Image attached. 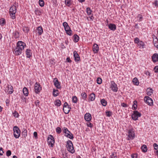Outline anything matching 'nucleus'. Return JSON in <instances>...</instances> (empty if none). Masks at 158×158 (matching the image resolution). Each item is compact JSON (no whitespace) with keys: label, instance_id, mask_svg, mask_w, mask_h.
<instances>
[{"label":"nucleus","instance_id":"1","mask_svg":"<svg viewBox=\"0 0 158 158\" xmlns=\"http://www.w3.org/2000/svg\"><path fill=\"white\" fill-rule=\"evenodd\" d=\"M26 47L25 43L21 41H18L16 44V47L13 49V53L16 56L20 55L24 52Z\"/></svg>","mask_w":158,"mask_h":158},{"label":"nucleus","instance_id":"2","mask_svg":"<svg viewBox=\"0 0 158 158\" xmlns=\"http://www.w3.org/2000/svg\"><path fill=\"white\" fill-rule=\"evenodd\" d=\"M17 11V9L16 6L13 5L10 9L9 14L11 18L14 19L15 18V14Z\"/></svg>","mask_w":158,"mask_h":158},{"label":"nucleus","instance_id":"3","mask_svg":"<svg viewBox=\"0 0 158 158\" xmlns=\"http://www.w3.org/2000/svg\"><path fill=\"white\" fill-rule=\"evenodd\" d=\"M66 148L68 151L72 153H73L75 152L73 144L72 142L69 140L67 142Z\"/></svg>","mask_w":158,"mask_h":158},{"label":"nucleus","instance_id":"4","mask_svg":"<svg viewBox=\"0 0 158 158\" xmlns=\"http://www.w3.org/2000/svg\"><path fill=\"white\" fill-rule=\"evenodd\" d=\"M14 136L16 138H18L20 135V131L17 126H15L13 128Z\"/></svg>","mask_w":158,"mask_h":158},{"label":"nucleus","instance_id":"5","mask_svg":"<svg viewBox=\"0 0 158 158\" xmlns=\"http://www.w3.org/2000/svg\"><path fill=\"white\" fill-rule=\"evenodd\" d=\"M48 144L51 147H53L55 143L54 138L52 135H49L47 138Z\"/></svg>","mask_w":158,"mask_h":158},{"label":"nucleus","instance_id":"6","mask_svg":"<svg viewBox=\"0 0 158 158\" xmlns=\"http://www.w3.org/2000/svg\"><path fill=\"white\" fill-rule=\"evenodd\" d=\"M63 25L64 27L66 33L69 35H71L72 34V31L67 23L65 22H64L63 23Z\"/></svg>","mask_w":158,"mask_h":158},{"label":"nucleus","instance_id":"7","mask_svg":"<svg viewBox=\"0 0 158 158\" xmlns=\"http://www.w3.org/2000/svg\"><path fill=\"white\" fill-rule=\"evenodd\" d=\"M110 88L112 91L114 92H117L118 91L117 85L114 81H110Z\"/></svg>","mask_w":158,"mask_h":158},{"label":"nucleus","instance_id":"8","mask_svg":"<svg viewBox=\"0 0 158 158\" xmlns=\"http://www.w3.org/2000/svg\"><path fill=\"white\" fill-rule=\"evenodd\" d=\"M134 42L137 44L138 46L140 48H144L145 45L143 42L142 41H140L138 38H136L134 40Z\"/></svg>","mask_w":158,"mask_h":158},{"label":"nucleus","instance_id":"9","mask_svg":"<svg viewBox=\"0 0 158 158\" xmlns=\"http://www.w3.org/2000/svg\"><path fill=\"white\" fill-rule=\"evenodd\" d=\"M128 139H133L135 137V133L134 130L132 129H129L128 131Z\"/></svg>","mask_w":158,"mask_h":158},{"label":"nucleus","instance_id":"10","mask_svg":"<svg viewBox=\"0 0 158 158\" xmlns=\"http://www.w3.org/2000/svg\"><path fill=\"white\" fill-rule=\"evenodd\" d=\"M141 115V114L138 111H134L131 115V118L133 120L136 121L137 120L138 118L140 117Z\"/></svg>","mask_w":158,"mask_h":158},{"label":"nucleus","instance_id":"11","mask_svg":"<svg viewBox=\"0 0 158 158\" xmlns=\"http://www.w3.org/2000/svg\"><path fill=\"white\" fill-rule=\"evenodd\" d=\"M71 109V108L69 105L68 103L65 102L64 104L63 110L65 114H68L69 113Z\"/></svg>","mask_w":158,"mask_h":158},{"label":"nucleus","instance_id":"12","mask_svg":"<svg viewBox=\"0 0 158 158\" xmlns=\"http://www.w3.org/2000/svg\"><path fill=\"white\" fill-rule=\"evenodd\" d=\"M144 99L145 102L148 105H153V101L152 99L148 96H146L144 97Z\"/></svg>","mask_w":158,"mask_h":158},{"label":"nucleus","instance_id":"13","mask_svg":"<svg viewBox=\"0 0 158 158\" xmlns=\"http://www.w3.org/2000/svg\"><path fill=\"white\" fill-rule=\"evenodd\" d=\"M41 89V87L39 83L36 82L34 85V91L36 93H39Z\"/></svg>","mask_w":158,"mask_h":158},{"label":"nucleus","instance_id":"14","mask_svg":"<svg viewBox=\"0 0 158 158\" xmlns=\"http://www.w3.org/2000/svg\"><path fill=\"white\" fill-rule=\"evenodd\" d=\"M53 81L54 82V84L56 87L57 89H60L61 88L60 85V83L58 81L57 78H55L54 79Z\"/></svg>","mask_w":158,"mask_h":158},{"label":"nucleus","instance_id":"15","mask_svg":"<svg viewBox=\"0 0 158 158\" xmlns=\"http://www.w3.org/2000/svg\"><path fill=\"white\" fill-rule=\"evenodd\" d=\"M95 98V95L94 93L90 94L88 96V101H93Z\"/></svg>","mask_w":158,"mask_h":158},{"label":"nucleus","instance_id":"16","mask_svg":"<svg viewBox=\"0 0 158 158\" xmlns=\"http://www.w3.org/2000/svg\"><path fill=\"white\" fill-rule=\"evenodd\" d=\"M36 32L39 35H41L43 32L42 27L41 26H40L37 27L36 29Z\"/></svg>","mask_w":158,"mask_h":158},{"label":"nucleus","instance_id":"17","mask_svg":"<svg viewBox=\"0 0 158 158\" xmlns=\"http://www.w3.org/2000/svg\"><path fill=\"white\" fill-rule=\"evenodd\" d=\"M84 118L86 121L89 122L91 120L92 117L89 113H86L85 115Z\"/></svg>","mask_w":158,"mask_h":158},{"label":"nucleus","instance_id":"18","mask_svg":"<svg viewBox=\"0 0 158 158\" xmlns=\"http://www.w3.org/2000/svg\"><path fill=\"white\" fill-rule=\"evenodd\" d=\"M73 55L75 61H78L80 60V57L77 52L74 51L73 52Z\"/></svg>","mask_w":158,"mask_h":158},{"label":"nucleus","instance_id":"19","mask_svg":"<svg viewBox=\"0 0 158 158\" xmlns=\"http://www.w3.org/2000/svg\"><path fill=\"white\" fill-rule=\"evenodd\" d=\"M152 59L153 62L158 61V54L154 53L152 56Z\"/></svg>","mask_w":158,"mask_h":158},{"label":"nucleus","instance_id":"20","mask_svg":"<svg viewBox=\"0 0 158 158\" xmlns=\"http://www.w3.org/2000/svg\"><path fill=\"white\" fill-rule=\"evenodd\" d=\"M93 50L95 53H96L98 52L99 50V47L98 45L96 44H95L93 48Z\"/></svg>","mask_w":158,"mask_h":158},{"label":"nucleus","instance_id":"21","mask_svg":"<svg viewBox=\"0 0 158 158\" xmlns=\"http://www.w3.org/2000/svg\"><path fill=\"white\" fill-rule=\"evenodd\" d=\"M108 27L110 30L114 31L116 29V26L114 24L110 23L108 25Z\"/></svg>","mask_w":158,"mask_h":158},{"label":"nucleus","instance_id":"22","mask_svg":"<svg viewBox=\"0 0 158 158\" xmlns=\"http://www.w3.org/2000/svg\"><path fill=\"white\" fill-rule=\"evenodd\" d=\"M26 57L27 58H30L32 56V53L31 50L29 49H27L26 51Z\"/></svg>","mask_w":158,"mask_h":158},{"label":"nucleus","instance_id":"23","mask_svg":"<svg viewBox=\"0 0 158 158\" xmlns=\"http://www.w3.org/2000/svg\"><path fill=\"white\" fill-rule=\"evenodd\" d=\"M8 92L9 94H11L14 92L13 87L12 86L10 85H8Z\"/></svg>","mask_w":158,"mask_h":158},{"label":"nucleus","instance_id":"24","mask_svg":"<svg viewBox=\"0 0 158 158\" xmlns=\"http://www.w3.org/2000/svg\"><path fill=\"white\" fill-rule=\"evenodd\" d=\"M64 135L65 136L68 138H69L70 139H73L74 138L73 134L71 133L70 131H69V133L66 132L65 133Z\"/></svg>","mask_w":158,"mask_h":158},{"label":"nucleus","instance_id":"25","mask_svg":"<svg viewBox=\"0 0 158 158\" xmlns=\"http://www.w3.org/2000/svg\"><path fill=\"white\" fill-rule=\"evenodd\" d=\"M54 104L56 106H59L61 105V102L59 99H56L54 102Z\"/></svg>","mask_w":158,"mask_h":158},{"label":"nucleus","instance_id":"26","mask_svg":"<svg viewBox=\"0 0 158 158\" xmlns=\"http://www.w3.org/2000/svg\"><path fill=\"white\" fill-rule=\"evenodd\" d=\"M23 91L24 94L26 96H27L28 95V89L26 87H24L23 89Z\"/></svg>","mask_w":158,"mask_h":158},{"label":"nucleus","instance_id":"27","mask_svg":"<svg viewBox=\"0 0 158 158\" xmlns=\"http://www.w3.org/2000/svg\"><path fill=\"white\" fill-rule=\"evenodd\" d=\"M65 3L67 6L69 7L72 5V1L71 0H65Z\"/></svg>","mask_w":158,"mask_h":158},{"label":"nucleus","instance_id":"28","mask_svg":"<svg viewBox=\"0 0 158 158\" xmlns=\"http://www.w3.org/2000/svg\"><path fill=\"white\" fill-rule=\"evenodd\" d=\"M132 82L133 84L136 85H138L139 84V82L137 78L136 77H135L133 79Z\"/></svg>","mask_w":158,"mask_h":158},{"label":"nucleus","instance_id":"29","mask_svg":"<svg viewBox=\"0 0 158 158\" xmlns=\"http://www.w3.org/2000/svg\"><path fill=\"white\" fill-rule=\"evenodd\" d=\"M73 41L75 42H77L79 39V36L77 35H74L73 36Z\"/></svg>","mask_w":158,"mask_h":158},{"label":"nucleus","instance_id":"30","mask_svg":"<svg viewBox=\"0 0 158 158\" xmlns=\"http://www.w3.org/2000/svg\"><path fill=\"white\" fill-rule=\"evenodd\" d=\"M82 99L84 100H85L87 98V95L85 92H82L81 94Z\"/></svg>","mask_w":158,"mask_h":158},{"label":"nucleus","instance_id":"31","mask_svg":"<svg viewBox=\"0 0 158 158\" xmlns=\"http://www.w3.org/2000/svg\"><path fill=\"white\" fill-rule=\"evenodd\" d=\"M142 151V152H145L147 151V148L146 145H143L142 147L141 148Z\"/></svg>","mask_w":158,"mask_h":158},{"label":"nucleus","instance_id":"32","mask_svg":"<svg viewBox=\"0 0 158 158\" xmlns=\"http://www.w3.org/2000/svg\"><path fill=\"white\" fill-rule=\"evenodd\" d=\"M6 23V20L4 19H0V25L1 26L4 25Z\"/></svg>","mask_w":158,"mask_h":158},{"label":"nucleus","instance_id":"33","mask_svg":"<svg viewBox=\"0 0 158 158\" xmlns=\"http://www.w3.org/2000/svg\"><path fill=\"white\" fill-rule=\"evenodd\" d=\"M13 35L15 39H17L19 37V34L18 31H15L13 33Z\"/></svg>","mask_w":158,"mask_h":158},{"label":"nucleus","instance_id":"34","mask_svg":"<svg viewBox=\"0 0 158 158\" xmlns=\"http://www.w3.org/2000/svg\"><path fill=\"white\" fill-rule=\"evenodd\" d=\"M101 104L103 106H106L107 105V102L104 99H102L100 101Z\"/></svg>","mask_w":158,"mask_h":158},{"label":"nucleus","instance_id":"35","mask_svg":"<svg viewBox=\"0 0 158 158\" xmlns=\"http://www.w3.org/2000/svg\"><path fill=\"white\" fill-rule=\"evenodd\" d=\"M152 89H151L148 88L147 89V94L149 96L151 95L152 94Z\"/></svg>","mask_w":158,"mask_h":158},{"label":"nucleus","instance_id":"36","mask_svg":"<svg viewBox=\"0 0 158 158\" xmlns=\"http://www.w3.org/2000/svg\"><path fill=\"white\" fill-rule=\"evenodd\" d=\"M86 12L88 16H89L90 15L92 14L91 13L92 12V11L91 10V9L89 7H87L86 8Z\"/></svg>","mask_w":158,"mask_h":158},{"label":"nucleus","instance_id":"37","mask_svg":"<svg viewBox=\"0 0 158 158\" xmlns=\"http://www.w3.org/2000/svg\"><path fill=\"white\" fill-rule=\"evenodd\" d=\"M137 20L139 22H141L142 20L143 17L142 15L141 14H139L137 16Z\"/></svg>","mask_w":158,"mask_h":158},{"label":"nucleus","instance_id":"38","mask_svg":"<svg viewBox=\"0 0 158 158\" xmlns=\"http://www.w3.org/2000/svg\"><path fill=\"white\" fill-rule=\"evenodd\" d=\"M94 17L93 16V14H91L87 18V19L89 21H93L94 20Z\"/></svg>","mask_w":158,"mask_h":158},{"label":"nucleus","instance_id":"39","mask_svg":"<svg viewBox=\"0 0 158 158\" xmlns=\"http://www.w3.org/2000/svg\"><path fill=\"white\" fill-rule=\"evenodd\" d=\"M53 94L54 97L57 96L59 94L58 90H55L54 89L53 91Z\"/></svg>","mask_w":158,"mask_h":158},{"label":"nucleus","instance_id":"40","mask_svg":"<svg viewBox=\"0 0 158 158\" xmlns=\"http://www.w3.org/2000/svg\"><path fill=\"white\" fill-rule=\"evenodd\" d=\"M106 114L107 117H110L112 115V112L111 111H108L106 112Z\"/></svg>","mask_w":158,"mask_h":158},{"label":"nucleus","instance_id":"41","mask_svg":"<svg viewBox=\"0 0 158 158\" xmlns=\"http://www.w3.org/2000/svg\"><path fill=\"white\" fill-rule=\"evenodd\" d=\"M39 3L40 6L41 7H43L44 6V1L43 0H39Z\"/></svg>","mask_w":158,"mask_h":158},{"label":"nucleus","instance_id":"42","mask_svg":"<svg viewBox=\"0 0 158 158\" xmlns=\"http://www.w3.org/2000/svg\"><path fill=\"white\" fill-rule=\"evenodd\" d=\"M72 102L74 103H76L77 101V98L76 96H74L72 97Z\"/></svg>","mask_w":158,"mask_h":158},{"label":"nucleus","instance_id":"43","mask_svg":"<svg viewBox=\"0 0 158 158\" xmlns=\"http://www.w3.org/2000/svg\"><path fill=\"white\" fill-rule=\"evenodd\" d=\"M12 114L14 117L15 118H18L19 117V114L16 111H15L12 113Z\"/></svg>","mask_w":158,"mask_h":158},{"label":"nucleus","instance_id":"44","mask_svg":"<svg viewBox=\"0 0 158 158\" xmlns=\"http://www.w3.org/2000/svg\"><path fill=\"white\" fill-rule=\"evenodd\" d=\"M35 12L37 15H40L41 14V13L40 10L38 9H36L35 10Z\"/></svg>","mask_w":158,"mask_h":158},{"label":"nucleus","instance_id":"45","mask_svg":"<svg viewBox=\"0 0 158 158\" xmlns=\"http://www.w3.org/2000/svg\"><path fill=\"white\" fill-rule=\"evenodd\" d=\"M23 31L25 33H28L29 31V29L27 27H24L23 28Z\"/></svg>","mask_w":158,"mask_h":158},{"label":"nucleus","instance_id":"46","mask_svg":"<svg viewBox=\"0 0 158 158\" xmlns=\"http://www.w3.org/2000/svg\"><path fill=\"white\" fill-rule=\"evenodd\" d=\"M97 83L98 84H101L102 82V80L100 77H98L97 79Z\"/></svg>","mask_w":158,"mask_h":158},{"label":"nucleus","instance_id":"47","mask_svg":"<svg viewBox=\"0 0 158 158\" xmlns=\"http://www.w3.org/2000/svg\"><path fill=\"white\" fill-rule=\"evenodd\" d=\"M138 155L137 153H133L131 155V158H137Z\"/></svg>","mask_w":158,"mask_h":158},{"label":"nucleus","instance_id":"48","mask_svg":"<svg viewBox=\"0 0 158 158\" xmlns=\"http://www.w3.org/2000/svg\"><path fill=\"white\" fill-rule=\"evenodd\" d=\"M110 156L111 158H116V153L115 152L112 153Z\"/></svg>","mask_w":158,"mask_h":158},{"label":"nucleus","instance_id":"49","mask_svg":"<svg viewBox=\"0 0 158 158\" xmlns=\"http://www.w3.org/2000/svg\"><path fill=\"white\" fill-rule=\"evenodd\" d=\"M56 131L58 134L60 133L61 132V130L60 127H57L56 128Z\"/></svg>","mask_w":158,"mask_h":158},{"label":"nucleus","instance_id":"50","mask_svg":"<svg viewBox=\"0 0 158 158\" xmlns=\"http://www.w3.org/2000/svg\"><path fill=\"white\" fill-rule=\"evenodd\" d=\"M89 122V121L87 122L86 123V125L88 127H92L93 126V124Z\"/></svg>","mask_w":158,"mask_h":158},{"label":"nucleus","instance_id":"51","mask_svg":"<svg viewBox=\"0 0 158 158\" xmlns=\"http://www.w3.org/2000/svg\"><path fill=\"white\" fill-rule=\"evenodd\" d=\"M63 132L65 133L66 132L69 133V131L68 130V129L67 128L64 127L63 129Z\"/></svg>","mask_w":158,"mask_h":158},{"label":"nucleus","instance_id":"52","mask_svg":"<svg viewBox=\"0 0 158 158\" xmlns=\"http://www.w3.org/2000/svg\"><path fill=\"white\" fill-rule=\"evenodd\" d=\"M11 154V151L10 150H8L6 152V155L7 156H10Z\"/></svg>","mask_w":158,"mask_h":158},{"label":"nucleus","instance_id":"53","mask_svg":"<svg viewBox=\"0 0 158 158\" xmlns=\"http://www.w3.org/2000/svg\"><path fill=\"white\" fill-rule=\"evenodd\" d=\"M153 146L155 150H158V145L156 143H154L153 144Z\"/></svg>","mask_w":158,"mask_h":158},{"label":"nucleus","instance_id":"54","mask_svg":"<svg viewBox=\"0 0 158 158\" xmlns=\"http://www.w3.org/2000/svg\"><path fill=\"white\" fill-rule=\"evenodd\" d=\"M22 101H23L24 103H26V98L24 97H21Z\"/></svg>","mask_w":158,"mask_h":158},{"label":"nucleus","instance_id":"55","mask_svg":"<svg viewBox=\"0 0 158 158\" xmlns=\"http://www.w3.org/2000/svg\"><path fill=\"white\" fill-rule=\"evenodd\" d=\"M121 106H122L123 107H128V105L124 103H122L121 104Z\"/></svg>","mask_w":158,"mask_h":158},{"label":"nucleus","instance_id":"56","mask_svg":"<svg viewBox=\"0 0 158 158\" xmlns=\"http://www.w3.org/2000/svg\"><path fill=\"white\" fill-rule=\"evenodd\" d=\"M154 70L155 73H158V66H155L154 69Z\"/></svg>","mask_w":158,"mask_h":158},{"label":"nucleus","instance_id":"57","mask_svg":"<svg viewBox=\"0 0 158 158\" xmlns=\"http://www.w3.org/2000/svg\"><path fill=\"white\" fill-rule=\"evenodd\" d=\"M4 153V152L3 150V148L1 147L0 148V155L2 156L3 155V154Z\"/></svg>","mask_w":158,"mask_h":158},{"label":"nucleus","instance_id":"58","mask_svg":"<svg viewBox=\"0 0 158 158\" xmlns=\"http://www.w3.org/2000/svg\"><path fill=\"white\" fill-rule=\"evenodd\" d=\"M154 4L155 6L158 7V1L156 0L154 2Z\"/></svg>","mask_w":158,"mask_h":158},{"label":"nucleus","instance_id":"59","mask_svg":"<svg viewBox=\"0 0 158 158\" xmlns=\"http://www.w3.org/2000/svg\"><path fill=\"white\" fill-rule=\"evenodd\" d=\"M33 135L35 137L36 139H37L38 138L37 137V133L36 132H34L33 133Z\"/></svg>","mask_w":158,"mask_h":158},{"label":"nucleus","instance_id":"60","mask_svg":"<svg viewBox=\"0 0 158 158\" xmlns=\"http://www.w3.org/2000/svg\"><path fill=\"white\" fill-rule=\"evenodd\" d=\"M66 61L69 63H71L72 62L70 58L69 57H67L66 58Z\"/></svg>","mask_w":158,"mask_h":158},{"label":"nucleus","instance_id":"61","mask_svg":"<svg viewBox=\"0 0 158 158\" xmlns=\"http://www.w3.org/2000/svg\"><path fill=\"white\" fill-rule=\"evenodd\" d=\"M145 74L147 76H150V73L148 71H146L145 73Z\"/></svg>","mask_w":158,"mask_h":158},{"label":"nucleus","instance_id":"62","mask_svg":"<svg viewBox=\"0 0 158 158\" xmlns=\"http://www.w3.org/2000/svg\"><path fill=\"white\" fill-rule=\"evenodd\" d=\"M154 46L158 49V40L154 44Z\"/></svg>","mask_w":158,"mask_h":158},{"label":"nucleus","instance_id":"63","mask_svg":"<svg viewBox=\"0 0 158 158\" xmlns=\"http://www.w3.org/2000/svg\"><path fill=\"white\" fill-rule=\"evenodd\" d=\"M137 105H133V106H132L133 109L135 110L137 109Z\"/></svg>","mask_w":158,"mask_h":158},{"label":"nucleus","instance_id":"64","mask_svg":"<svg viewBox=\"0 0 158 158\" xmlns=\"http://www.w3.org/2000/svg\"><path fill=\"white\" fill-rule=\"evenodd\" d=\"M66 154H64L63 153H62V155H61V157L63 158H66Z\"/></svg>","mask_w":158,"mask_h":158}]
</instances>
